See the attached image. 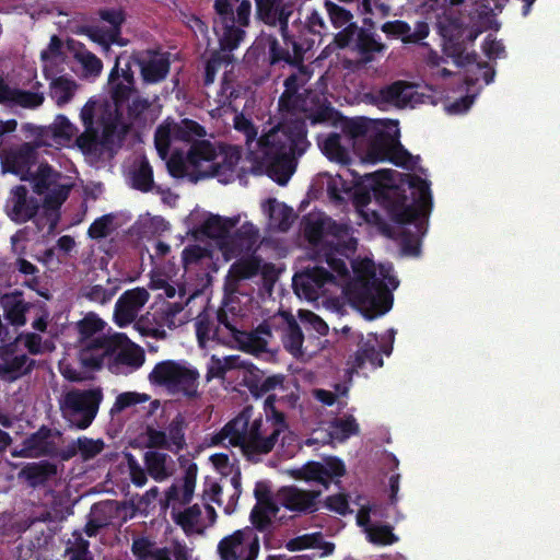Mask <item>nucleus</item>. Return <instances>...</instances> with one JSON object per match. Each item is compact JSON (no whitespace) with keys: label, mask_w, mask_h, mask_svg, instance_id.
<instances>
[{"label":"nucleus","mask_w":560,"mask_h":560,"mask_svg":"<svg viewBox=\"0 0 560 560\" xmlns=\"http://www.w3.org/2000/svg\"><path fill=\"white\" fill-rule=\"evenodd\" d=\"M147 54L149 55L148 60L141 58L137 60L142 80L149 84L162 82L170 73V54L151 49L147 50Z\"/></svg>","instance_id":"nucleus-21"},{"label":"nucleus","mask_w":560,"mask_h":560,"mask_svg":"<svg viewBox=\"0 0 560 560\" xmlns=\"http://www.w3.org/2000/svg\"><path fill=\"white\" fill-rule=\"evenodd\" d=\"M280 408L275 405V396H267L264 402L266 423L271 424V431H278V438L288 429L285 415Z\"/></svg>","instance_id":"nucleus-51"},{"label":"nucleus","mask_w":560,"mask_h":560,"mask_svg":"<svg viewBox=\"0 0 560 560\" xmlns=\"http://www.w3.org/2000/svg\"><path fill=\"white\" fill-rule=\"evenodd\" d=\"M0 306L3 310L4 318L15 327L25 325L26 313L36 307L34 303L26 302L20 291L3 294L0 298Z\"/></svg>","instance_id":"nucleus-24"},{"label":"nucleus","mask_w":560,"mask_h":560,"mask_svg":"<svg viewBox=\"0 0 560 560\" xmlns=\"http://www.w3.org/2000/svg\"><path fill=\"white\" fill-rule=\"evenodd\" d=\"M372 28L359 27L357 24H350L343 30H340L334 43L338 48L345 49L354 43V49L361 56L364 62H371L375 54H381L386 50V45L375 38V34L371 32Z\"/></svg>","instance_id":"nucleus-10"},{"label":"nucleus","mask_w":560,"mask_h":560,"mask_svg":"<svg viewBox=\"0 0 560 560\" xmlns=\"http://www.w3.org/2000/svg\"><path fill=\"white\" fill-rule=\"evenodd\" d=\"M40 144V142H24L15 148L4 150L0 153L3 172L12 173L19 176L21 180H28L32 167L37 163V150Z\"/></svg>","instance_id":"nucleus-11"},{"label":"nucleus","mask_w":560,"mask_h":560,"mask_svg":"<svg viewBox=\"0 0 560 560\" xmlns=\"http://www.w3.org/2000/svg\"><path fill=\"white\" fill-rule=\"evenodd\" d=\"M271 319L265 320L259 324L255 330H242L234 343L247 352H264L268 346V341L265 336L271 337Z\"/></svg>","instance_id":"nucleus-32"},{"label":"nucleus","mask_w":560,"mask_h":560,"mask_svg":"<svg viewBox=\"0 0 560 560\" xmlns=\"http://www.w3.org/2000/svg\"><path fill=\"white\" fill-rule=\"evenodd\" d=\"M125 59L124 56H117L115 65L108 75V90L110 98L115 106V112L121 113L125 105L131 100L135 94H138L136 83L128 84L118 78V66Z\"/></svg>","instance_id":"nucleus-25"},{"label":"nucleus","mask_w":560,"mask_h":560,"mask_svg":"<svg viewBox=\"0 0 560 560\" xmlns=\"http://www.w3.org/2000/svg\"><path fill=\"white\" fill-rule=\"evenodd\" d=\"M250 412V408H245L234 419L229 421L219 433L220 439H229L230 444L233 446H240L244 454Z\"/></svg>","instance_id":"nucleus-30"},{"label":"nucleus","mask_w":560,"mask_h":560,"mask_svg":"<svg viewBox=\"0 0 560 560\" xmlns=\"http://www.w3.org/2000/svg\"><path fill=\"white\" fill-rule=\"evenodd\" d=\"M393 529L392 525L374 523L368 527L366 538L373 545L389 546L399 540Z\"/></svg>","instance_id":"nucleus-53"},{"label":"nucleus","mask_w":560,"mask_h":560,"mask_svg":"<svg viewBox=\"0 0 560 560\" xmlns=\"http://www.w3.org/2000/svg\"><path fill=\"white\" fill-rule=\"evenodd\" d=\"M171 457L166 453L158 451H148L144 453L143 462L148 474L158 482H161L170 477L167 470V460Z\"/></svg>","instance_id":"nucleus-41"},{"label":"nucleus","mask_w":560,"mask_h":560,"mask_svg":"<svg viewBox=\"0 0 560 560\" xmlns=\"http://www.w3.org/2000/svg\"><path fill=\"white\" fill-rule=\"evenodd\" d=\"M255 4L257 18L269 26L279 25L283 42L288 44L291 5L284 3V0H255Z\"/></svg>","instance_id":"nucleus-14"},{"label":"nucleus","mask_w":560,"mask_h":560,"mask_svg":"<svg viewBox=\"0 0 560 560\" xmlns=\"http://www.w3.org/2000/svg\"><path fill=\"white\" fill-rule=\"evenodd\" d=\"M187 428L186 420L182 413H177L167 425V439L170 452L178 454L187 447L185 431Z\"/></svg>","instance_id":"nucleus-45"},{"label":"nucleus","mask_w":560,"mask_h":560,"mask_svg":"<svg viewBox=\"0 0 560 560\" xmlns=\"http://www.w3.org/2000/svg\"><path fill=\"white\" fill-rule=\"evenodd\" d=\"M75 144L85 155L98 153L102 147L98 129L96 127H84V131L77 137Z\"/></svg>","instance_id":"nucleus-55"},{"label":"nucleus","mask_w":560,"mask_h":560,"mask_svg":"<svg viewBox=\"0 0 560 560\" xmlns=\"http://www.w3.org/2000/svg\"><path fill=\"white\" fill-rule=\"evenodd\" d=\"M268 396H275V405L281 408L293 409L299 400V395L290 389V386L285 382V376L282 374V382L279 388L272 389L268 393Z\"/></svg>","instance_id":"nucleus-61"},{"label":"nucleus","mask_w":560,"mask_h":560,"mask_svg":"<svg viewBox=\"0 0 560 560\" xmlns=\"http://www.w3.org/2000/svg\"><path fill=\"white\" fill-rule=\"evenodd\" d=\"M22 472L32 486H38L57 474V466L48 460H40L27 464Z\"/></svg>","instance_id":"nucleus-44"},{"label":"nucleus","mask_w":560,"mask_h":560,"mask_svg":"<svg viewBox=\"0 0 560 560\" xmlns=\"http://www.w3.org/2000/svg\"><path fill=\"white\" fill-rule=\"evenodd\" d=\"M121 113L112 110L110 107L105 106L98 117V122L102 126V135L100 141L102 148H109L115 143L117 138L118 127L120 125Z\"/></svg>","instance_id":"nucleus-38"},{"label":"nucleus","mask_w":560,"mask_h":560,"mask_svg":"<svg viewBox=\"0 0 560 560\" xmlns=\"http://www.w3.org/2000/svg\"><path fill=\"white\" fill-rule=\"evenodd\" d=\"M81 361L84 366L98 370L107 361L113 365H126L139 369L144 362V351L131 342L125 334L98 336L92 339L81 351Z\"/></svg>","instance_id":"nucleus-4"},{"label":"nucleus","mask_w":560,"mask_h":560,"mask_svg":"<svg viewBox=\"0 0 560 560\" xmlns=\"http://www.w3.org/2000/svg\"><path fill=\"white\" fill-rule=\"evenodd\" d=\"M272 328L281 332L284 349L293 355L302 352L304 335L294 316L289 312H280L271 318Z\"/></svg>","instance_id":"nucleus-17"},{"label":"nucleus","mask_w":560,"mask_h":560,"mask_svg":"<svg viewBox=\"0 0 560 560\" xmlns=\"http://www.w3.org/2000/svg\"><path fill=\"white\" fill-rule=\"evenodd\" d=\"M335 277L326 268L315 266L295 273L292 279V287L295 294L307 301H316L328 283H334Z\"/></svg>","instance_id":"nucleus-12"},{"label":"nucleus","mask_w":560,"mask_h":560,"mask_svg":"<svg viewBox=\"0 0 560 560\" xmlns=\"http://www.w3.org/2000/svg\"><path fill=\"white\" fill-rule=\"evenodd\" d=\"M121 509V503L116 500L101 501L92 505L90 516L94 517L101 526L107 527Z\"/></svg>","instance_id":"nucleus-49"},{"label":"nucleus","mask_w":560,"mask_h":560,"mask_svg":"<svg viewBox=\"0 0 560 560\" xmlns=\"http://www.w3.org/2000/svg\"><path fill=\"white\" fill-rule=\"evenodd\" d=\"M77 88L78 84L73 79L60 75L50 82L49 95L57 106L62 107L73 98Z\"/></svg>","instance_id":"nucleus-40"},{"label":"nucleus","mask_w":560,"mask_h":560,"mask_svg":"<svg viewBox=\"0 0 560 560\" xmlns=\"http://www.w3.org/2000/svg\"><path fill=\"white\" fill-rule=\"evenodd\" d=\"M98 16L110 24L112 27L108 31L119 39L121 25L126 21L125 12L121 9H101L98 11Z\"/></svg>","instance_id":"nucleus-64"},{"label":"nucleus","mask_w":560,"mask_h":560,"mask_svg":"<svg viewBox=\"0 0 560 560\" xmlns=\"http://www.w3.org/2000/svg\"><path fill=\"white\" fill-rule=\"evenodd\" d=\"M377 126L375 120L366 117L347 118L341 122L345 142L353 147L354 151L359 153L360 144H365Z\"/></svg>","instance_id":"nucleus-22"},{"label":"nucleus","mask_w":560,"mask_h":560,"mask_svg":"<svg viewBox=\"0 0 560 560\" xmlns=\"http://www.w3.org/2000/svg\"><path fill=\"white\" fill-rule=\"evenodd\" d=\"M345 293L350 303L369 320L386 314L393 306V294L371 265L355 269V277Z\"/></svg>","instance_id":"nucleus-3"},{"label":"nucleus","mask_w":560,"mask_h":560,"mask_svg":"<svg viewBox=\"0 0 560 560\" xmlns=\"http://www.w3.org/2000/svg\"><path fill=\"white\" fill-rule=\"evenodd\" d=\"M35 366V360L26 354H20L0 362V376L8 381H15L19 377L32 372Z\"/></svg>","instance_id":"nucleus-37"},{"label":"nucleus","mask_w":560,"mask_h":560,"mask_svg":"<svg viewBox=\"0 0 560 560\" xmlns=\"http://www.w3.org/2000/svg\"><path fill=\"white\" fill-rule=\"evenodd\" d=\"M352 229L346 223H338L328 218L326 244L338 255L348 256L357 250V240L351 234Z\"/></svg>","instance_id":"nucleus-23"},{"label":"nucleus","mask_w":560,"mask_h":560,"mask_svg":"<svg viewBox=\"0 0 560 560\" xmlns=\"http://www.w3.org/2000/svg\"><path fill=\"white\" fill-rule=\"evenodd\" d=\"M358 8L362 14L369 15L363 19V24L370 28H375L373 18L385 19L390 14V7L380 0H362Z\"/></svg>","instance_id":"nucleus-50"},{"label":"nucleus","mask_w":560,"mask_h":560,"mask_svg":"<svg viewBox=\"0 0 560 560\" xmlns=\"http://www.w3.org/2000/svg\"><path fill=\"white\" fill-rule=\"evenodd\" d=\"M105 327V323L98 318L95 315H88L78 324L79 332L82 337V339H85V343L83 349L86 347V345L94 338H97L98 336L94 337L95 334L101 332Z\"/></svg>","instance_id":"nucleus-62"},{"label":"nucleus","mask_w":560,"mask_h":560,"mask_svg":"<svg viewBox=\"0 0 560 560\" xmlns=\"http://www.w3.org/2000/svg\"><path fill=\"white\" fill-rule=\"evenodd\" d=\"M277 441L278 431H270L267 434V429L264 428V420L259 417L248 425L245 454L247 456L268 454L272 451Z\"/></svg>","instance_id":"nucleus-19"},{"label":"nucleus","mask_w":560,"mask_h":560,"mask_svg":"<svg viewBox=\"0 0 560 560\" xmlns=\"http://www.w3.org/2000/svg\"><path fill=\"white\" fill-rule=\"evenodd\" d=\"M238 221V217L223 218L219 214H210L201 224L200 232L209 238L222 240L224 243Z\"/></svg>","instance_id":"nucleus-34"},{"label":"nucleus","mask_w":560,"mask_h":560,"mask_svg":"<svg viewBox=\"0 0 560 560\" xmlns=\"http://www.w3.org/2000/svg\"><path fill=\"white\" fill-rule=\"evenodd\" d=\"M377 334L370 332L368 338L362 334L359 335L358 349L353 355V366L362 369L365 363H370L373 368H382L384 364L381 352L377 350Z\"/></svg>","instance_id":"nucleus-28"},{"label":"nucleus","mask_w":560,"mask_h":560,"mask_svg":"<svg viewBox=\"0 0 560 560\" xmlns=\"http://www.w3.org/2000/svg\"><path fill=\"white\" fill-rule=\"evenodd\" d=\"M259 234L249 222L244 223L233 234L230 233L224 246L235 256L254 253Z\"/></svg>","instance_id":"nucleus-27"},{"label":"nucleus","mask_w":560,"mask_h":560,"mask_svg":"<svg viewBox=\"0 0 560 560\" xmlns=\"http://www.w3.org/2000/svg\"><path fill=\"white\" fill-rule=\"evenodd\" d=\"M62 433L57 429H51L45 424L28 435L24 442V451L30 453L33 457H49L54 458L57 455L56 439H60Z\"/></svg>","instance_id":"nucleus-18"},{"label":"nucleus","mask_w":560,"mask_h":560,"mask_svg":"<svg viewBox=\"0 0 560 560\" xmlns=\"http://www.w3.org/2000/svg\"><path fill=\"white\" fill-rule=\"evenodd\" d=\"M381 30L387 36L400 37L405 44H418L427 38L430 32L427 22H418L416 28L411 31L410 25L401 20L385 22Z\"/></svg>","instance_id":"nucleus-26"},{"label":"nucleus","mask_w":560,"mask_h":560,"mask_svg":"<svg viewBox=\"0 0 560 560\" xmlns=\"http://www.w3.org/2000/svg\"><path fill=\"white\" fill-rule=\"evenodd\" d=\"M240 363V357L236 355L225 357L223 360L212 355L208 364L206 378L208 382L213 378H224L226 372L238 368Z\"/></svg>","instance_id":"nucleus-52"},{"label":"nucleus","mask_w":560,"mask_h":560,"mask_svg":"<svg viewBox=\"0 0 560 560\" xmlns=\"http://www.w3.org/2000/svg\"><path fill=\"white\" fill-rule=\"evenodd\" d=\"M153 184L152 166L149 161L143 158L132 173V187L142 192H148L152 190Z\"/></svg>","instance_id":"nucleus-54"},{"label":"nucleus","mask_w":560,"mask_h":560,"mask_svg":"<svg viewBox=\"0 0 560 560\" xmlns=\"http://www.w3.org/2000/svg\"><path fill=\"white\" fill-rule=\"evenodd\" d=\"M233 310L234 308L220 307L217 311L215 327L220 330L219 343H234L242 331V329L238 328L241 319Z\"/></svg>","instance_id":"nucleus-33"},{"label":"nucleus","mask_w":560,"mask_h":560,"mask_svg":"<svg viewBox=\"0 0 560 560\" xmlns=\"http://www.w3.org/2000/svg\"><path fill=\"white\" fill-rule=\"evenodd\" d=\"M217 159V150L209 140H197L192 142L187 153L188 163L199 168L203 162H214Z\"/></svg>","instance_id":"nucleus-46"},{"label":"nucleus","mask_w":560,"mask_h":560,"mask_svg":"<svg viewBox=\"0 0 560 560\" xmlns=\"http://www.w3.org/2000/svg\"><path fill=\"white\" fill-rule=\"evenodd\" d=\"M302 224L304 236L310 244L317 246L322 243H326L327 217L306 215L303 218Z\"/></svg>","instance_id":"nucleus-42"},{"label":"nucleus","mask_w":560,"mask_h":560,"mask_svg":"<svg viewBox=\"0 0 560 560\" xmlns=\"http://www.w3.org/2000/svg\"><path fill=\"white\" fill-rule=\"evenodd\" d=\"M281 382L282 374H273L265 377L264 372L254 365H250L244 377V385L255 398L262 397L272 389L279 388Z\"/></svg>","instance_id":"nucleus-31"},{"label":"nucleus","mask_w":560,"mask_h":560,"mask_svg":"<svg viewBox=\"0 0 560 560\" xmlns=\"http://www.w3.org/2000/svg\"><path fill=\"white\" fill-rule=\"evenodd\" d=\"M45 96L43 92L13 89L12 103L23 107L34 109L43 105Z\"/></svg>","instance_id":"nucleus-60"},{"label":"nucleus","mask_w":560,"mask_h":560,"mask_svg":"<svg viewBox=\"0 0 560 560\" xmlns=\"http://www.w3.org/2000/svg\"><path fill=\"white\" fill-rule=\"evenodd\" d=\"M259 550V537L249 526L235 530L218 544L221 560H256Z\"/></svg>","instance_id":"nucleus-9"},{"label":"nucleus","mask_w":560,"mask_h":560,"mask_svg":"<svg viewBox=\"0 0 560 560\" xmlns=\"http://www.w3.org/2000/svg\"><path fill=\"white\" fill-rule=\"evenodd\" d=\"M366 163L390 162L396 166L412 171L420 161V156H413L399 141L397 136L378 126L365 142V148L358 153Z\"/></svg>","instance_id":"nucleus-6"},{"label":"nucleus","mask_w":560,"mask_h":560,"mask_svg":"<svg viewBox=\"0 0 560 560\" xmlns=\"http://www.w3.org/2000/svg\"><path fill=\"white\" fill-rule=\"evenodd\" d=\"M103 400L102 388L68 390L59 401L62 418L70 428L88 429L96 418Z\"/></svg>","instance_id":"nucleus-7"},{"label":"nucleus","mask_w":560,"mask_h":560,"mask_svg":"<svg viewBox=\"0 0 560 560\" xmlns=\"http://www.w3.org/2000/svg\"><path fill=\"white\" fill-rule=\"evenodd\" d=\"M324 7L329 16L330 23L335 28L343 30L350 24H355L352 22L353 14L350 10L335 3L331 0H326L324 2Z\"/></svg>","instance_id":"nucleus-56"},{"label":"nucleus","mask_w":560,"mask_h":560,"mask_svg":"<svg viewBox=\"0 0 560 560\" xmlns=\"http://www.w3.org/2000/svg\"><path fill=\"white\" fill-rule=\"evenodd\" d=\"M412 84L398 80L374 91L372 98L378 107L393 105L399 108L407 106L412 100Z\"/></svg>","instance_id":"nucleus-20"},{"label":"nucleus","mask_w":560,"mask_h":560,"mask_svg":"<svg viewBox=\"0 0 560 560\" xmlns=\"http://www.w3.org/2000/svg\"><path fill=\"white\" fill-rule=\"evenodd\" d=\"M345 137L337 132L329 133L326 139L320 143L323 153L330 161L348 165L351 162L349 147L343 143Z\"/></svg>","instance_id":"nucleus-36"},{"label":"nucleus","mask_w":560,"mask_h":560,"mask_svg":"<svg viewBox=\"0 0 560 560\" xmlns=\"http://www.w3.org/2000/svg\"><path fill=\"white\" fill-rule=\"evenodd\" d=\"M173 128L175 141L195 142L206 136L205 127L189 118L173 122Z\"/></svg>","instance_id":"nucleus-47"},{"label":"nucleus","mask_w":560,"mask_h":560,"mask_svg":"<svg viewBox=\"0 0 560 560\" xmlns=\"http://www.w3.org/2000/svg\"><path fill=\"white\" fill-rule=\"evenodd\" d=\"M324 465L318 462H308L296 471V477L306 481H316L327 488V475Z\"/></svg>","instance_id":"nucleus-63"},{"label":"nucleus","mask_w":560,"mask_h":560,"mask_svg":"<svg viewBox=\"0 0 560 560\" xmlns=\"http://www.w3.org/2000/svg\"><path fill=\"white\" fill-rule=\"evenodd\" d=\"M79 34L89 37L92 42L100 44L101 46L108 48L112 44H119V39L114 36L107 28H103L95 25H83L79 28Z\"/></svg>","instance_id":"nucleus-58"},{"label":"nucleus","mask_w":560,"mask_h":560,"mask_svg":"<svg viewBox=\"0 0 560 560\" xmlns=\"http://www.w3.org/2000/svg\"><path fill=\"white\" fill-rule=\"evenodd\" d=\"M440 34L443 37V52L453 59L457 67H472L468 69L464 79L467 88L479 81V74L486 84L493 81L495 71L486 61H477V52H467L465 46V25L456 19L440 23Z\"/></svg>","instance_id":"nucleus-5"},{"label":"nucleus","mask_w":560,"mask_h":560,"mask_svg":"<svg viewBox=\"0 0 560 560\" xmlns=\"http://www.w3.org/2000/svg\"><path fill=\"white\" fill-rule=\"evenodd\" d=\"M60 177V173L48 163H40L36 172H31L27 182L33 184V190L37 195L46 194Z\"/></svg>","instance_id":"nucleus-39"},{"label":"nucleus","mask_w":560,"mask_h":560,"mask_svg":"<svg viewBox=\"0 0 560 560\" xmlns=\"http://www.w3.org/2000/svg\"><path fill=\"white\" fill-rule=\"evenodd\" d=\"M39 209L36 198L28 197V190L25 186H15L5 203V212L9 218L16 223H25L33 219Z\"/></svg>","instance_id":"nucleus-16"},{"label":"nucleus","mask_w":560,"mask_h":560,"mask_svg":"<svg viewBox=\"0 0 560 560\" xmlns=\"http://www.w3.org/2000/svg\"><path fill=\"white\" fill-rule=\"evenodd\" d=\"M199 372L174 360L155 364L149 380L151 384L166 387L171 393H180L188 398L198 396Z\"/></svg>","instance_id":"nucleus-8"},{"label":"nucleus","mask_w":560,"mask_h":560,"mask_svg":"<svg viewBox=\"0 0 560 560\" xmlns=\"http://www.w3.org/2000/svg\"><path fill=\"white\" fill-rule=\"evenodd\" d=\"M172 140H174L173 122L164 121L156 128L154 133V144L162 159L168 155Z\"/></svg>","instance_id":"nucleus-59"},{"label":"nucleus","mask_w":560,"mask_h":560,"mask_svg":"<svg viewBox=\"0 0 560 560\" xmlns=\"http://www.w3.org/2000/svg\"><path fill=\"white\" fill-rule=\"evenodd\" d=\"M196 336L200 347H206L209 341H218L220 330L215 327V322L211 316L203 312L196 319Z\"/></svg>","instance_id":"nucleus-48"},{"label":"nucleus","mask_w":560,"mask_h":560,"mask_svg":"<svg viewBox=\"0 0 560 560\" xmlns=\"http://www.w3.org/2000/svg\"><path fill=\"white\" fill-rule=\"evenodd\" d=\"M261 259L258 256L249 255L234 261L228 272L225 285L234 291L242 280L252 279L260 271Z\"/></svg>","instance_id":"nucleus-29"},{"label":"nucleus","mask_w":560,"mask_h":560,"mask_svg":"<svg viewBox=\"0 0 560 560\" xmlns=\"http://www.w3.org/2000/svg\"><path fill=\"white\" fill-rule=\"evenodd\" d=\"M269 219L270 224L280 232H287L291 228L294 220L293 209L276 199L269 200Z\"/></svg>","instance_id":"nucleus-43"},{"label":"nucleus","mask_w":560,"mask_h":560,"mask_svg":"<svg viewBox=\"0 0 560 560\" xmlns=\"http://www.w3.org/2000/svg\"><path fill=\"white\" fill-rule=\"evenodd\" d=\"M149 292L144 288H135L125 291L115 304L114 318L119 327L131 324L140 308L148 302Z\"/></svg>","instance_id":"nucleus-15"},{"label":"nucleus","mask_w":560,"mask_h":560,"mask_svg":"<svg viewBox=\"0 0 560 560\" xmlns=\"http://www.w3.org/2000/svg\"><path fill=\"white\" fill-rule=\"evenodd\" d=\"M240 160V152L237 150H232L224 154L222 161L217 162L214 160L205 175L209 177H218L222 183H230L235 178L236 166Z\"/></svg>","instance_id":"nucleus-35"},{"label":"nucleus","mask_w":560,"mask_h":560,"mask_svg":"<svg viewBox=\"0 0 560 560\" xmlns=\"http://www.w3.org/2000/svg\"><path fill=\"white\" fill-rule=\"evenodd\" d=\"M320 490H304L296 486L281 487L277 500L284 509L298 514H312L319 509Z\"/></svg>","instance_id":"nucleus-13"},{"label":"nucleus","mask_w":560,"mask_h":560,"mask_svg":"<svg viewBox=\"0 0 560 560\" xmlns=\"http://www.w3.org/2000/svg\"><path fill=\"white\" fill-rule=\"evenodd\" d=\"M304 119H291L272 128L258 140L260 162L267 174L279 185H285L294 172V159L308 148Z\"/></svg>","instance_id":"nucleus-2"},{"label":"nucleus","mask_w":560,"mask_h":560,"mask_svg":"<svg viewBox=\"0 0 560 560\" xmlns=\"http://www.w3.org/2000/svg\"><path fill=\"white\" fill-rule=\"evenodd\" d=\"M409 195L395 187L384 195V203L390 220L399 225H412L415 231L402 226L400 231L401 252L408 256L420 255L421 237L427 232L428 218L433 201L430 184L418 175H408Z\"/></svg>","instance_id":"nucleus-1"},{"label":"nucleus","mask_w":560,"mask_h":560,"mask_svg":"<svg viewBox=\"0 0 560 560\" xmlns=\"http://www.w3.org/2000/svg\"><path fill=\"white\" fill-rule=\"evenodd\" d=\"M235 22H225L223 34L220 38V49L222 51H233L238 47L245 37V31L235 26Z\"/></svg>","instance_id":"nucleus-57"}]
</instances>
